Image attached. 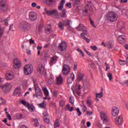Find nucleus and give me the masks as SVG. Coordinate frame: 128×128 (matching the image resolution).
<instances>
[{"label": "nucleus", "mask_w": 128, "mask_h": 128, "mask_svg": "<svg viewBox=\"0 0 128 128\" xmlns=\"http://www.w3.org/2000/svg\"><path fill=\"white\" fill-rule=\"evenodd\" d=\"M0 88L4 92H8L12 88V85L10 82H6L2 85H0Z\"/></svg>", "instance_id": "obj_1"}, {"label": "nucleus", "mask_w": 128, "mask_h": 128, "mask_svg": "<svg viewBox=\"0 0 128 128\" xmlns=\"http://www.w3.org/2000/svg\"><path fill=\"white\" fill-rule=\"evenodd\" d=\"M118 14L114 12H110L107 14V20L109 22H114L118 20Z\"/></svg>", "instance_id": "obj_2"}, {"label": "nucleus", "mask_w": 128, "mask_h": 128, "mask_svg": "<svg viewBox=\"0 0 128 128\" xmlns=\"http://www.w3.org/2000/svg\"><path fill=\"white\" fill-rule=\"evenodd\" d=\"M24 74L26 75L30 74L34 72V68L32 64H28L24 66Z\"/></svg>", "instance_id": "obj_3"}, {"label": "nucleus", "mask_w": 128, "mask_h": 128, "mask_svg": "<svg viewBox=\"0 0 128 128\" xmlns=\"http://www.w3.org/2000/svg\"><path fill=\"white\" fill-rule=\"evenodd\" d=\"M100 116L103 122V124H108V123L110 122V118H108V114L106 112H101Z\"/></svg>", "instance_id": "obj_4"}, {"label": "nucleus", "mask_w": 128, "mask_h": 128, "mask_svg": "<svg viewBox=\"0 0 128 128\" xmlns=\"http://www.w3.org/2000/svg\"><path fill=\"white\" fill-rule=\"evenodd\" d=\"M19 28H20V30H22L27 32V30H30V24H28V22H22L20 23Z\"/></svg>", "instance_id": "obj_5"}, {"label": "nucleus", "mask_w": 128, "mask_h": 128, "mask_svg": "<svg viewBox=\"0 0 128 128\" xmlns=\"http://www.w3.org/2000/svg\"><path fill=\"white\" fill-rule=\"evenodd\" d=\"M72 91L74 94H78V96H80V85L76 84V86H72Z\"/></svg>", "instance_id": "obj_6"}, {"label": "nucleus", "mask_w": 128, "mask_h": 128, "mask_svg": "<svg viewBox=\"0 0 128 128\" xmlns=\"http://www.w3.org/2000/svg\"><path fill=\"white\" fill-rule=\"evenodd\" d=\"M111 114L112 116H118L120 114V108L116 106H114L111 109Z\"/></svg>", "instance_id": "obj_7"}, {"label": "nucleus", "mask_w": 128, "mask_h": 128, "mask_svg": "<svg viewBox=\"0 0 128 128\" xmlns=\"http://www.w3.org/2000/svg\"><path fill=\"white\" fill-rule=\"evenodd\" d=\"M90 2H89V4L86 5L84 9H83V11H82V14H88V11L89 10H90V12H92L94 8H92V6L90 4Z\"/></svg>", "instance_id": "obj_8"}, {"label": "nucleus", "mask_w": 128, "mask_h": 128, "mask_svg": "<svg viewBox=\"0 0 128 128\" xmlns=\"http://www.w3.org/2000/svg\"><path fill=\"white\" fill-rule=\"evenodd\" d=\"M70 72V68L68 64H64L63 66V68L62 70V72L64 76L68 74Z\"/></svg>", "instance_id": "obj_9"}, {"label": "nucleus", "mask_w": 128, "mask_h": 128, "mask_svg": "<svg viewBox=\"0 0 128 128\" xmlns=\"http://www.w3.org/2000/svg\"><path fill=\"white\" fill-rule=\"evenodd\" d=\"M5 78L7 80H14V74L12 72H8L6 74Z\"/></svg>", "instance_id": "obj_10"}, {"label": "nucleus", "mask_w": 128, "mask_h": 128, "mask_svg": "<svg viewBox=\"0 0 128 128\" xmlns=\"http://www.w3.org/2000/svg\"><path fill=\"white\" fill-rule=\"evenodd\" d=\"M68 48V46L66 45V43L64 42H62L59 44V50L61 52H64Z\"/></svg>", "instance_id": "obj_11"}, {"label": "nucleus", "mask_w": 128, "mask_h": 128, "mask_svg": "<svg viewBox=\"0 0 128 128\" xmlns=\"http://www.w3.org/2000/svg\"><path fill=\"white\" fill-rule=\"evenodd\" d=\"M13 66L14 68H20V61L17 58L14 60Z\"/></svg>", "instance_id": "obj_12"}, {"label": "nucleus", "mask_w": 128, "mask_h": 128, "mask_svg": "<svg viewBox=\"0 0 128 128\" xmlns=\"http://www.w3.org/2000/svg\"><path fill=\"white\" fill-rule=\"evenodd\" d=\"M44 10L46 12V14H48V16H52V14H56V12H58V10L56 9H54L52 10H48V8H44Z\"/></svg>", "instance_id": "obj_13"}, {"label": "nucleus", "mask_w": 128, "mask_h": 128, "mask_svg": "<svg viewBox=\"0 0 128 128\" xmlns=\"http://www.w3.org/2000/svg\"><path fill=\"white\" fill-rule=\"evenodd\" d=\"M122 122V116H120L116 117L115 119V124L116 126H120Z\"/></svg>", "instance_id": "obj_14"}, {"label": "nucleus", "mask_w": 128, "mask_h": 128, "mask_svg": "<svg viewBox=\"0 0 128 128\" xmlns=\"http://www.w3.org/2000/svg\"><path fill=\"white\" fill-rule=\"evenodd\" d=\"M29 18L30 20H36V13L34 12H30Z\"/></svg>", "instance_id": "obj_15"}, {"label": "nucleus", "mask_w": 128, "mask_h": 128, "mask_svg": "<svg viewBox=\"0 0 128 128\" xmlns=\"http://www.w3.org/2000/svg\"><path fill=\"white\" fill-rule=\"evenodd\" d=\"M58 57L56 56H53L50 62V66H52L54 64H56V62L58 61Z\"/></svg>", "instance_id": "obj_16"}, {"label": "nucleus", "mask_w": 128, "mask_h": 128, "mask_svg": "<svg viewBox=\"0 0 128 128\" xmlns=\"http://www.w3.org/2000/svg\"><path fill=\"white\" fill-rule=\"evenodd\" d=\"M126 40V36L124 35H120L118 38V42L119 44H124Z\"/></svg>", "instance_id": "obj_17"}, {"label": "nucleus", "mask_w": 128, "mask_h": 128, "mask_svg": "<svg viewBox=\"0 0 128 128\" xmlns=\"http://www.w3.org/2000/svg\"><path fill=\"white\" fill-rule=\"evenodd\" d=\"M66 4V0H61L60 2V5L58 7V10H62V12H66V10L64 8V6Z\"/></svg>", "instance_id": "obj_18"}, {"label": "nucleus", "mask_w": 128, "mask_h": 128, "mask_svg": "<svg viewBox=\"0 0 128 128\" xmlns=\"http://www.w3.org/2000/svg\"><path fill=\"white\" fill-rule=\"evenodd\" d=\"M84 74L78 73L77 76L76 80L78 82H84Z\"/></svg>", "instance_id": "obj_19"}, {"label": "nucleus", "mask_w": 128, "mask_h": 128, "mask_svg": "<svg viewBox=\"0 0 128 128\" xmlns=\"http://www.w3.org/2000/svg\"><path fill=\"white\" fill-rule=\"evenodd\" d=\"M77 30L79 31L84 32V30H86V28L82 24H80L77 27Z\"/></svg>", "instance_id": "obj_20"}, {"label": "nucleus", "mask_w": 128, "mask_h": 128, "mask_svg": "<svg viewBox=\"0 0 128 128\" xmlns=\"http://www.w3.org/2000/svg\"><path fill=\"white\" fill-rule=\"evenodd\" d=\"M62 83V77L60 74L56 77V84H60Z\"/></svg>", "instance_id": "obj_21"}, {"label": "nucleus", "mask_w": 128, "mask_h": 128, "mask_svg": "<svg viewBox=\"0 0 128 128\" xmlns=\"http://www.w3.org/2000/svg\"><path fill=\"white\" fill-rule=\"evenodd\" d=\"M74 74L72 73L68 79V84H72L74 82Z\"/></svg>", "instance_id": "obj_22"}, {"label": "nucleus", "mask_w": 128, "mask_h": 128, "mask_svg": "<svg viewBox=\"0 0 128 128\" xmlns=\"http://www.w3.org/2000/svg\"><path fill=\"white\" fill-rule=\"evenodd\" d=\"M20 87H17L16 88L15 90H14V94H18V96H22V93H20Z\"/></svg>", "instance_id": "obj_23"}, {"label": "nucleus", "mask_w": 128, "mask_h": 128, "mask_svg": "<svg viewBox=\"0 0 128 128\" xmlns=\"http://www.w3.org/2000/svg\"><path fill=\"white\" fill-rule=\"evenodd\" d=\"M6 6V0H0V10H4V6Z\"/></svg>", "instance_id": "obj_24"}, {"label": "nucleus", "mask_w": 128, "mask_h": 128, "mask_svg": "<svg viewBox=\"0 0 128 128\" xmlns=\"http://www.w3.org/2000/svg\"><path fill=\"white\" fill-rule=\"evenodd\" d=\"M52 30V26L50 24L48 25V27L45 28L46 34H50Z\"/></svg>", "instance_id": "obj_25"}, {"label": "nucleus", "mask_w": 128, "mask_h": 128, "mask_svg": "<svg viewBox=\"0 0 128 128\" xmlns=\"http://www.w3.org/2000/svg\"><path fill=\"white\" fill-rule=\"evenodd\" d=\"M38 72H40V74H42L44 72V67L42 64H40L38 67Z\"/></svg>", "instance_id": "obj_26"}, {"label": "nucleus", "mask_w": 128, "mask_h": 128, "mask_svg": "<svg viewBox=\"0 0 128 128\" xmlns=\"http://www.w3.org/2000/svg\"><path fill=\"white\" fill-rule=\"evenodd\" d=\"M42 90L44 96H50V92H48V88H43Z\"/></svg>", "instance_id": "obj_27"}, {"label": "nucleus", "mask_w": 128, "mask_h": 128, "mask_svg": "<svg viewBox=\"0 0 128 128\" xmlns=\"http://www.w3.org/2000/svg\"><path fill=\"white\" fill-rule=\"evenodd\" d=\"M63 24L64 26H70V24H72V21L66 20L63 21Z\"/></svg>", "instance_id": "obj_28"}, {"label": "nucleus", "mask_w": 128, "mask_h": 128, "mask_svg": "<svg viewBox=\"0 0 128 128\" xmlns=\"http://www.w3.org/2000/svg\"><path fill=\"white\" fill-rule=\"evenodd\" d=\"M38 106L40 108H46V104L44 101H43L42 103L38 104Z\"/></svg>", "instance_id": "obj_29"}, {"label": "nucleus", "mask_w": 128, "mask_h": 128, "mask_svg": "<svg viewBox=\"0 0 128 128\" xmlns=\"http://www.w3.org/2000/svg\"><path fill=\"white\" fill-rule=\"evenodd\" d=\"M34 89H35V92H42V90H40V88L38 86V84L35 85L34 86Z\"/></svg>", "instance_id": "obj_30"}, {"label": "nucleus", "mask_w": 128, "mask_h": 128, "mask_svg": "<svg viewBox=\"0 0 128 128\" xmlns=\"http://www.w3.org/2000/svg\"><path fill=\"white\" fill-rule=\"evenodd\" d=\"M20 102L21 104H23V106H24L26 108H28V106H30V103L28 102L24 101V100H22L20 101Z\"/></svg>", "instance_id": "obj_31"}, {"label": "nucleus", "mask_w": 128, "mask_h": 128, "mask_svg": "<svg viewBox=\"0 0 128 128\" xmlns=\"http://www.w3.org/2000/svg\"><path fill=\"white\" fill-rule=\"evenodd\" d=\"M27 108H28V111L30 112H32L34 110V106L32 105H30L29 104Z\"/></svg>", "instance_id": "obj_32"}, {"label": "nucleus", "mask_w": 128, "mask_h": 128, "mask_svg": "<svg viewBox=\"0 0 128 128\" xmlns=\"http://www.w3.org/2000/svg\"><path fill=\"white\" fill-rule=\"evenodd\" d=\"M36 94L37 98H42V91L40 92H36Z\"/></svg>", "instance_id": "obj_33"}, {"label": "nucleus", "mask_w": 128, "mask_h": 128, "mask_svg": "<svg viewBox=\"0 0 128 128\" xmlns=\"http://www.w3.org/2000/svg\"><path fill=\"white\" fill-rule=\"evenodd\" d=\"M60 126V124L58 122V120L56 119L54 123V128H56Z\"/></svg>", "instance_id": "obj_34"}, {"label": "nucleus", "mask_w": 128, "mask_h": 128, "mask_svg": "<svg viewBox=\"0 0 128 128\" xmlns=\"http://www.w3.org/2000/svg\"><path fill=\"white\" fill-rule=\"evenodd\" d=\"M64 25L62 22H60L58 24V28L60 30H62L64 28Z\"/></svg>", "instance_id": "obj_35"}, {"label": "nucleus", "mask_w": 128, "mask_h": 128, "mask_svg": "<svg viewBox=\"0 0 128 128\" xmlns=\"http://www.w3.org/2000/svg\"><path fill=\"white\" fill-rule=\"evenodd\" d=\"M88 34V31L87 30H84V32L80 34V36L84 40L86 38V36Z\"/></svg>", "instance_id": "obj_36"}, {"label": "nucleus", "mask_w": 128, "mask_h": 128, "mask_svg": "<svg viewBox=\"0 0 128 128\" xmlns=\"http://www.w3.org/2000/svg\"><path fill=\"white\" fill-rule=\"evenodd\" d=\"M2 22L3 24H4L5 26H8V21L7 18L2 19Z\"/></svg>", "instance_id": "obj_37"}, {"label": "nucleus", "mask_w": 128, "mask_h": 128, "mask_svg": "<svg viewBox=\"0 0 128 128\" xmlns=\"http://www.w3.org/2000/svg\"><path fill=\"white\" fill-rule=\"evenodd\" d=\"M54 78L53 76L50 77V78L48 80V83L49 84H54Z\"/></svg>", "instance_id": "obj_38"}, {"label": "nucleus", "mask_w": 128, "mask_h": 128, "mask_svg": "<svg viewBox=\"0 0 128 128\" xmlns=\"http://www.w3.org/2000/svg\"><path fill=\"white\" fill-rule=\"evenodd\" d=\"M32 122L34 124V126H38V121L36 119H32Z\"/></svg>", "instance_id": "obj_39"}, {"label": "nucleus", "mask_w": 128, "mask_h": 128, "mask_svg": "<svg viewBox=\"0 0 128 128\" xmlns=\"http://www.w3.org/2000/svg\"><path fill=\"white\" fill-rule=\"evenodd\" d=\"M104 96V94L102 92H100V93L96 94V100L98 98H100Z\"/></svg>", "instance_id": "obj_40"}, {"label": "nucleus", "mask_w": 128, "mask_h": 128, "mask_svg": "<svg viewBox=\"0 0 128 128\" xmlns=\"http://www.w3.org/2000/svg\"><path fill=\"white\" fill-rule=\"evenodd\" d=\"M76 50H78V52L80 53V54L82 56V58L84 57V52H82V50H80V48H78L76 49Z\"/></svg>", "instance_id": "obj_41"}, {"label": "nucleus", "mask_w": 128, "mask_h": 128, "mask_svg": "<svg viewBox=\"0 0 128 128\" xmlns=\"http://www.w3.org/2000/svg\"><path fill=\"white\" fill-rule=\"evenodd\" d=\"M81 107L82 108V110L84 112H86V110H88L86 106L84 104L81 105Z\"/></svg>", "instance_id": "obj_42"}, {"label": "nucleus", "mask_w": 128, "mask_h": 128, "mask_svg": "<svg viewBox=\"0 0 128 128\" xmlns=\"http://www.w3.org/2000/svg\"><path fill=\"white\" fill-rule=\"evenodd\" d=\"M87 104L88 106L92 108V101L90 100H87Z\"/></svg>", "instance_id": "obj_43"}, {"label": "nucleus", "mask_w": 128, "mask_h": 128, "mask_svg": "<svg viewBox=\"0 0 128 128\" xmlns=\"http://www.w3.org/2000/svg\"><path fill=\"white\" fill-rule=\"evenodd\" d=\"M76 110L78 114V116H82V112H80V108H77L76 109Z\"/></svg>", "instance_id": "obj_44"}, {"label": "nucleus", "mask_w": 128, "mask_h": 128, "mask_svg": "<svg viewBox=\"0 0 128 128\" xmlns=\"http://www.w3.org/2000/svg\"><path fill=\"white\" fill-rule=\"evenodd\" d=\"M0 104H6V101L4 100L2 98H0Z\"/></svg>", "instance_id": "obj_45"}, {"label": "nucleus", "mask_w": 128, "mask_h": 128, "mask_svg": "<svg viewBox=\"0 0 128 128\" xmlns=\"http://www.w3.org/2000/svg\"><path fill=\"white\" fill-rule=\"evenodd\" d=\"M108 78L110 80H112V74H108Z\"/></svg>", "instance_id": "obj_46"}, {"label": "nucleus", "mask_w": 128, "mask_h": 128, "mask_svg": "<svg viewBox=\"0 0 128 128\" xmlns=\"http://www.w3.org/2000/svg\"><path fill=\"white\" fill-rule=\"evenodd\" d=\"M60 104L61 106H64V100H60Z\"/></svg>", "instance_id": "obj_47"}, {"label": "nucleus", "mask_w": 128, "mask_h": 128, "mask_svg": "<svg viewBox=\"0 0 128 128\" xmlns=\"http://www.w3.org/2000/svg\"><path fill=\"white\" fill-rule=\"evenodd\" d=\"M44 122H45V124H50V120L48 118H44Z\"/></svg>", "instance_id": "obj_48"}, {"label": "nucleus", "mask_w": 128, "mask_h": 128, "mask_svg": "<svg viewBox=\"0 0 128 128\" xmlns=\"http://www.w3.org/2000/svg\"><path fill=\"white\" fill-rule=\"evenodd\" d=\"M32 82H34V86L38 85V82H36V78H33Z\"/></svg>", "instance_id": "obj_49"}, {"label": "nucleus", "mask_w": 128, "mask_h": 128, "mask_svg": "<svg viewBox=\"0 0 128 128\" xmlns=\"http://www.w3.org/2000/svg\"><path fill=\"white\" fill-rule=\"evenodd\" d=\"M93 114H94V112H90L88 111L86 112V116H92Z\"/></svg>", "instance_id": "obj_50"}, {"label": "nucleus", "mask_w": 128, "mask_h": 128, "mask_svg": "<svg viewBox=\"0 0 128 128\" xmlns=\"http://www.w3.org/2000/svg\"><path fill=\"white\" fill-rule=\"evenodd\" d=\"M70 108V104H68L66 108V110H69Z\"/></svg>", "instance_id": "obj_51"}, {"label": "nucleus", "mask_w": 128, "mask_h": 128, "mask_svg": "<svg viewBox=\"0 0 128 128\" xmlns=\"http://www.w3.org/2000/svg\"><path fill=\"white\" fill-rule=\"evenodd\" d=\"M43 116H48V112H46V111L44 112Z\"/></svg>", "instance_id": "obj_52"}, {"label": "nucleus", "mask_w": 128, "mask_h": 128, "mask_svg": "<svg viewBox=\"0 0 128 128\" xmlns=\"http://www.w3.org/2000/svg\"><path fill=\"white\" fill-rule=\"evenodd\" d=\"M91 48H92L93 50H98V47H96V46H91Z\"/></svg>", "instance_id": "obj_53"}, {"label": "nucleus", "mask_w": 128, "mask_h": 128, "mask_svg": "<svg viewBox=\"0 0 128 128\" xmlns=\"http://www.w3.org/2000/svg\"><path fill=\"white\" fill-rule=\"evenodd\" d=\"M22 86H24V88H28V83L27 82H24L22 84Z\"/></svg>", "instance_id": "obj_54"}, {"label": "nucleus", "mask_w": 128, "mask_h": 128, "mask_svg": "<svg viewBox=\"0 0 128 128\" xmlns=\"http://www.w3.org/2000/svg\"><path fill=\"white\" fill-rule=\"evenodd\" d=\"M120 2L122 4H126L128 2V0H121Z\"/></svg>", "instance_id": "obj_55"}, {"label": "nucleus", "mask_w": 128, "mask_h": 128, "mask_svg": "<svg viewBox=\"0 0 128 128\" xmlns=\"http://www.w3.org/2000/svg\"><path fill=\"white\" fill-rule=\"evenodd\" d=\"M4 34V30L0 28V37Z\"/></svg>", "instance_id": "obj_56"}, {"label": "nucleus", "mask_w": 128, "mask_h": 128, "mask_svg": "<svg viewBox=\"0 0 128 128\" xmlns=\"http://www.w3.org/2000/svg\"><path fill=\"white\" fill-rule=\"evenodd\" d=\"M42 28H44V26L42 25H40L38 28L39 32H42Z\"/></svg>", "instance_id": "obj_57"}, {"label": "nucleus", "mask_w": 128, "mask_h": 128, "mask_svg": "<svg viewBox=\"0 0 128 128\" xmlns=\"http://www.w3.org/2000/svg\"><path fill=\"white\" fill-rule=\"evenodd\" d=\"M32 8H36V3L35 2H34L32 4Z\"/></svg>", "instance_id": "obj_58"}, {"label": "nucleus", "mask_w": 128, "mask_h": 128, "mask_svg": "<svg viewBox=\"0 0 128 128\" xmlns=\"http://www.w3.org/2000/svg\"><path fill=\"white\" fill-rule=\"evenodd\" d=\"M106 66V71H108V70L110 68V66H108V64L106 63L105 64Z\"/></svg>", "instance_id": "obj_59"}, {"label": "nucleus", "mask_w": 128, "mask_h": 128, "mask_svg": "<svg viewBox=\"0 0 128 128\" xmlns=\"http://www.w3.org/2000/svg\"><path fill=\"white\" fill-rule=\"evenodd\" d=\"M54 0H46V2L47 4H48V2H49V4H52V2H54Z\"/></svg>", "instance_id": "obj_60"}, {"label": "nucleus", "mask_w": 128, "mask_h": 128, "mask_svg": "<svg viewBox=\"0 0 128 128\" xmlns=\"http://www.w3.org/2000/svg\"><path fill=\"white\" fill-rule=\"evenodd\" d=\"M77 68H78V66H76V64H74V72H76V70Z\"/></svg>", "instance_id": "obj_61"}, {"label": "nucleus", "mask_w": 128, "mask_h": 128, "mask_svg": "<svg viewBox=\"0 0 128 128\" xmlns=\"http://www.w3.org/2000/svg\"><path fill=\"white\" fill-rule=\"evenodd\" d=\"M84 40L86 42H90V40L86 38Z\"/></svg>", "instance_id": "obj_62"}, {"label": "nucleus", "mask_w": 128, "mask_h": 128, "mask_svg": "<svg viewBox=\"0 0 128 128\" xmlns=\"http://www.w3.org/2000/svg\"><path fill=\"white\" fill-rule=\"evenodd\" d=\"M62 18H66V12H64L62 15L61 16Z\"/></svg>", "instance_id": "obj_63"}, {"label": "nucleus", "mask_w": 128, "mask_h": 128, "mask_svg": "<svg viewBox=\"0 0 128 128\" xmlns=\"http://www.w3.org/2000/svg\"><path fill=\"white\" fill-rule=\"evenodd\" d=\"M30 44H34V40H32V39H30Z\"/></svg>", "instance_id": "obj_64"}]
</instances>
